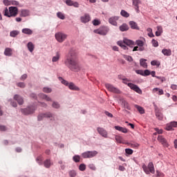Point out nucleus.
Wrapping results in <instances>:
<instances>
[{
    "instance_id": "680f3d73",
    "label": "nucleus",
    "mask_w": 177,
    "mask_h": 177,
    "mask_svg": "<svg viewBox=\"0 0 177 177\" xmlns=\"http://www.w3.org/2000/svg\"><path fill=\"white\" fill-rule=\"evenodd\" d=\"M30 97H32V99H35V100H37V99L38 97L37 96V94H35L34 93H30Z\"/></svg>"
},
{
    "instance_id": "aec40b11",
    "label": "nucleus",
    "mask_w": 177,
    "mask_h": 177,
    "mask_svg": "<svg viewBox=\"0 0 177 177\" xmlns=\"http://www.w3.org/2000/svg\"><path fill=\"white\" fill-rule=\"evenodd\" d=\"M59 60H60V52L57 51L55 55L53 57L52 62L53 63H56V62H59Z\"/></svg>"
},
{
    "instance_id": "338daca9",
    "label": "nucleus",
    "mask_w": 177,
    "mask_h": 177,
    "mask_svg": "<svg viewBox=\"0 0 177 177\" xmlns=\"http://www.w3.org/2000/svg\"><path fill=\"white\" fill-rule=\"evenodd\" d=\"M21 81H24L27 80V74H24L20 77Z\"/></svg>"
},
{
    "instance_id": "ea45409f",
    "label": "nucleus",
    "mask_w": 177,
    "mask_h": 177,
    "mask_svg": "<svg viewBox=\"0 0 177 177\" xmlns=\"http://www.w3.org/2000/svg\"><path fill=\"white\" fill-rule=\"evenodd\" d=\"M73 160L74 162H80V161H81V156H80V155H75L73 157Z\"/></svg>"
},
{
    "instance_id": "f3484780",
    "label": "nucleus",
    "mask_w": 177,
    "mask_h": 177,
    "mask_svg": "<svg viewBox=\"0 0 177 177\" xmlns=\"http://www.w3.org/2000/svg\"><path fill=\"white\" fill-rule=\"evenodd\" d=\"M30 16V10L26 9H22L21 10L20 17H27Z\"/></svg>"
},
{
    "instance_id": "f257e3e1",
    "label": "nucleus",
    "mask_w": 177,
    "mask_h": 177,
    "mask_svg": "<svg viewBox=\"0 0 177 177\" xmlns=\"http://www.w3.org/2000/svg\"><path fill=\"white\" fill-rule=\"evenodd\" d=\"M64 64L74 73H78L81 70L80 64H78V55L74 49H71L68 53L65 56Z\"/></svg>"
},
{
    "instance_id": "8fccbe9b",
    "label": "nucleus",
    "mask_w": 177,
    "mask_h": 177,
    "mask_svg": "<svg viewBox=\"0 0 177 177\" xmlns=\"http://www.w3.org/2000/svg\"><path fill=\"white\" fill-rule=\"evenodd\" d=\"M165 129L167 131H174V128L172 127V126L171 125V123L169 124H167L166 127H165Z\"/></svg>"
},
{
    "instance_id": "864d4df0",
    "label": "nucleus",
    "mask_w": 177,
    "mask_h": 177,
    "mask_svg": "<svg viewBox=\"0 0 177 177\" xmlns=\"http://www.w3.org/2000/svg\"><path fill=\"white\" fill-rule=\"evenodd\" d=\"M152 45L154 46V48H157L158 46V41H157L156 39H152Z\"/></svg>"
},
{
    "instance_id": "603ef678",
    "label": "nucleus",
    "mask_w": 177,
    "mask_h": 177,
    "mask_svg": "<svg viewBox=\"0 0 177 177\" xmlns=\"http://www.w3.org/2000/svg\"><path fill=\"white\" fill-rule=\"evenodd\" d=\"M125 153H126V154L131 155V154H133V150H132L131 149L127 148L125 149Z\"/></svg>"
},
{
    "instance_id": "0eeeda50",
    "label": "nucleus",
    "mask_w": 177,
    "mask_h": 177,
    "mask_svg": "<svg viewBox=\"0 0 177 177\" xmlns=\"http://www.w3.org/2000/svg\"><path fill=\"white\" fill-rule=\"evenodd\" d=\"M142 169L147 175H150V173L154 174L156 172V170H154V165L151 162H150L147 166L143 165Z\"/></svg>"
},
{
    "instance_id": "c9c22d12",
    "label": "nucleus",
    "mask_w": 177,
    "mask_h": 177,
    "mask_svg": "<svg viewBox=\"0 0 177 177\" xmlns=\"http://www.w3.org/2000/svg\"><path fill=\"white\" fill-rule=\"evenodd\" d=\"M6 56H12V49L10 48H6L4 51Z\"/></svg>"
},
{
    "instance_id": "9b49d317",
    "label": "nucleus",
    "mask_w": 177,
    "mask_h": 177,
    "mask_svg": "<svg viewBox=\"0 0 177 177\" xmlns=\"http://www.w3.org/2000/svg\"><path fill=\"white\" fill-rule=\"evenodd\" d=\"M97 132H98L99 135H101L102 138H109V133L104 128L102 127H97Z\"/></svg>"
},
{
    "instance_id": "a19ab883",
    "label": "nucleus",
    "mask_w": 177,
    "mask_h": 177,
    "mask_svg": "<svg viewBox=\"0 0 177 177\" xmlns=\"http://www.w3.org/2000/svg\"><path fill=\"white\" fill-rule=\"evenodd\" d=\"M120 15L121 16H122V17H129V13H128V12L125 11V10H122L120 12Z\"/></svg>"
},
{
    "instance_id": "cd10ccee",
    "label": "nucleus",
    "mask_w": 177,
    "mask_h": 177,
    "mask_svg": "<svg viewBox=\"0 0 177 177\" xmlns=\"http://www.w3.org/2000/svg\"><path fill=\"white\" fill-rule=\"evenodd\" d=\"M51 107H53V109H55L57 110H59V109H60V104L59 103V102L57 101H53V103L51 104Z\"/></svg>"
},
{
    "instance_id": "de8ad7c7",
    "label": "nucleus",
    "mask_w": 177,
    "mask_h": 177,
    "mask_svg": "<svg viewBox=\"0 0 177 177\" xmlns=\"http://www.w3.org/2000/svg\"><path fill=\"white\" fill-rule=\"evenodd\" d=\"M88 167L91 171H96V166L93 163L89 164Z\"/></svg>"
},
{
    "instance_id": "bf43d9fd",
    "label": "nucleus",
    "mask_w": 177,
    "mask_h": 177,
    "mask_svg": "<svg viewBox=\"0 0 177 177\" xmlns=\"http://www.w3.org/2000/svg\"><path fill=\"white\" fill-rule=\"evenodd\" d=\"M74 1H71V0H66V5H68V6H73V3Z\"/></svg>"
},
{
    "instance_id": "6ab92c4d",
    "label": "nucleus",
    "mask_w": 177,
    "mask_h": 177,
    "mask_svg": "<svg viewBox=\"0 0 177 177\" xmlns=\"http://www.w3.org/2000/svg\"><path fill=\"white\" fill-rule=\"evenodd\" d=\"M68 87L71 91H80V87L77 86V85L73 82L69 83Z\"/></svg>"
},
{
    "instance_id": "c85d7f7f",
    "label": "nucleus",
    "mask_w": 177,
    "mask_h": 177,
    "mask_svg": "<svg viewBox=\"0 0 177 177\" xmlns=\"http://www.w3.org/2000/svg\"><path fill=\"white\" fill-rule=\"evenodd\" d=\"M156 117L158 118V120L162 121V118H164V115H162V113H160L158 110H156Z\"/></svg>"
},
{
    "instance_id": "0e129e2a",
    "label": "nucleus",
    "mask_w": 177,
    "mask_h": 177,
    "mask_svg": "<svg viewBox=\"0 0 177 177\" xmlns=\"http://www.w3.org/2000/svg\"><path fill=\"white\" fill-rule=\"evenodd\" d=\"M104 114H105L106 115H107V117H109V118H113V115L111 114V113H110V112L106 111L104 112Z\"/></svg>"
},
{
    "instance_id": "a878e982",
    "label": "nucleus",
    "mask_w": 177,
    "mask_h": 177,
    "mask_svg": "<svg viewBox=\"0 0 177 177\" xmlns=\"http://www.w3.org/2000/svg\"><path fill=\"white\" fill-rule=\"evenodd\" d=\"M145 42H146V40L145 39V38H142V40L138 39L136 41V45L139 47H142L145 45Z\"/></svg>"
},
{
    "instance_id": "9d476101",
    "label": "nucleus",
    "mask_w": 177,
    "mask_h": 177,
    "mask_svg": "<svg viewBox=\"0 0 177 177\" xmlns=\"http://www.w3.org/2000/svg\"><path fill=\"white\" fill-rule=\"evenodd\" d=\"M105 86L109 92H112L113 93H121V91L118 88L114 86L113 84H105Z\"/></svg>"
},
{
    "instance_id": "4d7b16f0",
    "label": "nucleus",
    "mask_w": 177,
    "mask_h": 177,
    "mask_svg": "<svg viewBox=\"0 0 177 177\" xmlns=\"http://www.w3.org/2000/svg\"><path fill=\"white\" fill-rule=\"evenodd\" d=\"M150 74L151 72L148 69L144 71V77H147V75H150Z\"/></svg>"
},
{
    "instance_id": "58836bf2",
    "label": "nucleus",
    "mask_w": 177,
    "mask_h": 177,
    "mask_svg": "<svg viewBox=\"0 0 177 177\" xmlns=\"http://www.w3.org/2000/svg\"><path fill=\"white\" fill-rule=\"evenodd\" d=\"M57 17H58V19H60L61 20H64V19H66V16L62 12H58L57 13Z\"/></svg>"
},
{
    "instance_id": "dca6fc26",
    "label": "nucleus",
    "mask_w": 177,
    "mask_h": 177,
    "mask_svg": "<svg viewBox=\"0 0 177 177\" xmlns=\"http://www.w3.org/2000/svg\"><path fill=\"white\" fill-rule=\"evenodd\" d=\"M39 97H40V99H43V100H46V102H52V98L49 96H48V95L40 93L38 94Z\"/></svg>"
},
{
    "instance_id": "39448f33",
    "label": "nucleus",
    "mask_w": 177,
    "mask_h": 177,
    "mask_svg": "<svg viewBox=\"0 0 177 177\" xmlns=\"http://www.w3.org/2000/svg\"><path fill=\"white\" fill-rule=\"evenodd\" d=\"M35 110H37V106L30 105L28 106L27 108L21 109V113L24 114V115H30V114H34Z\"/></svg>"
},
{
    "instance_id": "4be33fe9",
    "label": "nucleus",
    "mask_w": 177,
    "mask_h": 177,
    "mask_svg": "<svg viewBox=\"0 0 177 177\" xmlns=\"http://www.w3.org/2000/svg\"><path fill=\"white\" fill-rule=\"evenodd\" d=\"M123 42L127 46H131V45H135V42L131 39H128L127 38L123 39Z\"/></svg>"
},
{
    "instance_id": "1a4fd4ad",
    "label": "nucleus",
    "mask_w": 177,
    "mask_h": 177,
    "mask_svg": "<svg viewBox=\"0 0 177 177\" xmlns=\"http://www.w3.org/2000/svg\"><path fill=\"white\" fill-rule=\"evenodd\" d=\"M96 156H97V151H87L82 153L83 158H93V157H96Z\"/></svg>"
},
{
    "instance_id": "6e6552de",
    "label": "nucleus",
    "mask_w": 177,
    "mask_h": 177,
    "mask_svg": "<svg viewBox=\"0 0 177 177\" xmlns=\"http://www.w3.org/2000/svg\"><path fill=\"white\" fill-rule=\"evenodd\" d=\"M55 37L57 42H59L60 44H62V42H64V41L67 39V35L62 32L55 33Z\"/></svg>"
},
{
    "instance_id": "2f4dec72",
    "label": "nucleus",
    "mask_w": 177,
    "mask_h": 177,
    "mask_svg": "<svg viewBox=\"0 0 177 177\" xmlns=\"http://www.w3.org/2000/svg\"><path fill=\"white\" fill-rule=\"evenodd\" d=\"M19 34H20V32L19 30H12L10 32V37H12V38H16V37H17Z\"/></svg>"
},
{
    "instance_id": "4c0bfd02",
    "label": "nucleus",
    "mask_w": 177,
    "mask_h": 177,
    "mask_svg": "<svg viewBox=\"0 0 177 177\" xmlns=\"http://www.w3.org/2000/svg\"><path fill=\"white\" fill-rule=\"evenodd\" d=\"M42 91L44 93H52V88L48 87V86L44 87Z\"/></svg>"
},
{
    "instance_id": "412c9836",
    "label": "nucleus",
    "mask_w": 177,
    "mask_h": 177,
    "mask_svg": "<svg viewBox=\"0 0 177 177\" xmlns=\"http://www.w3.org/2000/svg\"><path fill=\"white\" fill-rule=\"evenodd\" d=\"M115 129H116V131H120V132H122V133H128V129H127V128H124L122 127L115 126Z\"/></svg>"
},
{
    "instance_id": "4468645a",
    "label": "nucleus",
    "mask_w": 177,
    "mask_h": 177,
    "mask_svg": "<svg viewBox=\"0 0 177 177\" xmlns=\"http://www.w3.org/2000/svg\"><path fill=\"white\" fill-rule=\"evenodd\" d=\"M120 19V17L118 16H113L109 19V24H111L112 26H117V21Z\"/></svg>"
},
{
    "instance_id": "b1692460",
    "label": "nucleus",
    "mask_w": 177,
    "mask_h": 177,
    "mask_svg": "<svg viewBox=\"0 0 177 177\" xmlns=\"http://www.w3.org/2000/svg\"><path fill=\"white\" fill-rule=\"evenodd\" d=\"M27 48H28L29 52H30V53H32V52H34L35 46H34V44H32V42L30 41L27 44Z\"/></svg>"
},
{
    "instance_id": "e2e57ef3",
    "label": "nucleus",
    "mask_w": 177,
    "mask_h": 177,
    "mask_svg": "<svg viewBox=\"0 0 177 177\" xmlns=\"http://www.w3.org/2000/svg\"><path fill=\"white\" fill-rule=\"evenodd\" d=\"M124 106L125 109H127V110H131V106H129L128 102H124Z\"/></svg>"
},
{
    "instance_id": "5fc2aeb1",
    "label": "nucleus",
    "mask_w": 177,
    "mask_h": 177,
    "mask_svg": "<svg viewBox=\"0 0 177 177\" xmlns=\"http://www.w3.org/2000/svg\"><path fill=\"white\" fill-rule=\"evenodd\" d=\"M133 6H137L140 3V0H132Z\"/></svg>"
},
{
    "instance_id": "13d9d810",
    "label": "nucleus",
    "mask_w": 177,
    "mask_h": 177,
    "mask_svg": "<svg viewBox=\"0 0 177 177\" xmlns=\"http://www.w3.org/2000/svg\"><path fill=\"white\" fill-rule=\"evenodd\" d=\"M136 74H139L140 75H142V77H144L143 70H136Z\"/></svg>"
},
{
    "instance_id": "49530a36",
    "label": "nucleus",
    "mask_w": 177,
    "mask_h": 177,
    "mask_svg": "<svg viewBox=\"0 0 177 177\" xmlns=\"http://www.w3.org/2000/svg\"><path fill=\"white\" fill-rule=\"evenodd\" d=\"M17 86H18L19 88H26V84L24 82H18L17 84Z\"/></svg>"
},
{
    "instance_id": "20e7f679",
    "label": "nucleus",
    "mask_w": 177,
    "mask_h": 177,
    "mask_svg": "<svg viewBox=\"0 0 177 177\" xmlns=\"http://www.w3.org/2000/svg\"><path fill=\"white\" fill-rule=\"evenodd\" d=\"M128 82H129V80H128V78L124 77L122 80V83L129 86L132 89V91H134V92H136V93H138L139 95H142V89H140V88H139L138 85L133 83H128Z\"/></svg>"
},
{
    "instance_id": "f704fd0d",
    "label": "nucleus",
    "mask_w": 177,
    "mask_h": 177,
    "mask_svg": "<svg viewBox=\"0 0 177 177\" xmlns=\"http://www.w3.org/2000/svg\"><path fill=\"white\" fill-rule=\"evenodd\" d=\"M59 80L60 81V82L62 84H63V85H65V86H68V85H70V83H68V82L64 79H63V77H59Z\"/></svg>"
},
{
    "instance_id": "5701e85b",
    "label": "nucleus",
    "mask_w": 177,
    "mask_h": 177,
    "mask_svg": "<svg viewBox=\"0 0 177 177\" xmlns=\"http://www.w3.org/2000/svg\"><path fill=\"white\" fill-rule=\"evenodd\" d=\"M147 59L141 58L140 59V65L141 67H143V68H147Z\"/></svg>"
},
{
    "instance_id": "393cba45",
    "label": "nucleus",
    "mask_w": 177,
    "mask_h": 177,
    "mask_svg": "<svg viewBox=\"0 0 177 177\" xmlns=\"http://www.w3.org/2000/svg\"><path fill=\"white\" fill-rule=\"evenodd\" d=\"M162 53L164 56H171V55H172V51L171 49L164 48L162 50Z\"/></svg>"
},
{
    "instance_id": "6e6d98bb",
    "label": "nucleus",
    "mask_w": 177,
    "mask_h": 177,
    "mask_svg": "<svg viewBox=\"0 0 177 177\" xmlns=\"http://www.w3.org/2000/svg\"><path fill=\"white\" fill-rule=\"evenodd\" d=\"M39 106H41V107H44V109H46V107H48V104L45 103V102H39Z\"/></svg>"
},
{
    "instance_id": "e433bc0d",
    "label": "nucleus",
    "mask_w": 177,
    "mask_h": 177,
    "mask_svg": "<svg viewBox=\"0 0 177 177\" xmlns=\"http://www.w3.org/2000/svg\"><path fill=\"white\" fill-rule=\"evenodd\" d=\"M136 109H137L138 111H139L140 114H145V109L143 107L139 105H135Z\"/></svg>"
},
{
    "instance_id": "37998d69",
    "label": "nucleus",
    "mask_w": 177,
    "mask_h": 177,
    "mask_svg": "<svg viewBox=\"0 0 177 177\" xmlns=\"http://www.w3.org/2000/svg\"><path fill=\"white\" fill-rule=\"evenodd\" d=\"M115 140H116L117 143H122V137L120 136H115Z\"/></svg>"
},
{
    "instance_id": "423d86ee",
    "label": "nucleus",
    "mask_w": 177,
    "mask_h": 177,
    "mask_svg": "<svg viewBox=\"0 0 177 177\" xmlns=\"http://www.w3.org/2000/svg\"><path fill=\"white\" fill-rule=\"evenodd\" d=\"M109 31H110V28L109 26H100L98 29H95L93 30L95 34H99V35H107L109 34Z\"/></svg>"
},
{
    "instance_id": "774afa93",
    "label": "nucleus",
    "mask_w": 177,
    "mask_h": 177,
    "mask_svg": "<svg viewBox=\"0 0 177 177\" xmlns=\"http://www.w3.org/2000/svg\"><path fill=\"white\" fill-rule=\"evenodd\" d=\"M171 126L172 127V128H176L177 127V122H170Z\"/></svg>"
},
{
    "instance_id": "ddd939ff",
    "label": "nucleus",
    "mask_w": 177,
    "mask_h": 177,
    "mask_svg": "<svg viewBox=\"0 0 177 177\" xmlns=\"http://www.w3.org/2000/svg\"><path fill=\"white\" fill-rule=\"evenodd\" d=\"M158 140L165 147H168V142H167V139L164 138L162 136H158Z\"/></svg>"
},
{
    "instance_id": "473e14b6",
    "label": "nucleus",
    "mask_w": 177,
    "mask_h": 177,
    "mask_svg": "<svg viewBox=\"0 0 177 177\" xmlns=\"http://www.w3.org/2000/svg\"><path fill=\"white\" fill-rule=\"evenodd\" d=\"M162 34V27L157 26V31L155 32L156 37H160Z\"/></svg>"
},
{
    "instance_id": "2eb2a0df",
    "label": "nucleus",
    "mask_w": 177,
    "mask_h": 177,
    "mask_svg": "<svg viewBox=\"0 0 177 177\" xmlns=\"http://www.w3.org/2000/svg\"><path fill=\"white\" fill-rule=\"evenodd\" d=\"M14 100H16L19 106H21V104H24V99H23V97L17 94L14 95Z\"/></svg>"
},
{
    "instance_id": "052dcab7",
    "label": "nucleus",
    "mask_w": 177,
    "mask_h": 177,
    "mask_svg": "<svg viewBox=\"0 0 177 177\" xmlns=\"http://www.w3.org/2000/svg\"><path fill=\"white\" fill-rule=\"evenodd\" d=\"M10 5H14L15 6H17L19 5V1L12 0L10 1Z\"/></svg>"
},
{
    "instance_id": "69168bd1",
    "label": "nucleus",
    "mask_w": 177,
    "mask_h": 177,
    "mask_svg": "<svg viewBox=\"0 0 177 177\" xmlns=\"http://www.w3.org/2000/svg\"><path fill=\"white\" fill-rule=\"evenodd\" d=\"M7 129L8 128H6V126L0 125V131L5 132V131H6Z\"/></svg>"
},
{
    "instance_id": "72a5a7b5",
    "label": "nucleus",
    "mask_w": 177,
    "mask_h": 177,
    "mask_svg": "<svg viewBox=\"0 0 177 177\" xmlns=\"http://www.w3.org/2000/svg\"><path fill=\"white\" fill-rule=\"evenodd\" d=\"M122 57H124L125 59V60H127V62H129L130 63L131 62H133V58H132V57L131 55H124L122 54Z\"/></svg>"
},
{
    "instance_id": "09e8293b",
    "label": "nucleus",
    "mask_w": 177,
    "mask_h": 177,
    "mask_svg": "<svg viewBox=\"0 0 177 177\" xmlns=\"http://www.w3.org/2000/svg\"><path fill=\"white\" fill-rule=\"evenodd\" d=\"M92 24L93 26H100V21L98 19H94L93 20Z\"/></svg>"
},
{
    "instance_id": "f03ea898",
    "label": "nucleus",
    "mask_w": 177,
    "mask_h": 177,
    "mask_svg": "<svg viewBox=\"0 0 177 177\" xmlns=\"http://www.w3.org/2000/svg\"><path fill=\"white\" fill-rule=\"evenodd\" d=\"M8 9L6 8L4 10V16H6V17H16L19 14V8L17 7L11 6Z\"/></svg>"
},
{
    "instance_id": "3c124183",
    "label": "nucleus",
    "mask_w": 177,
    "mask_h": 177,
    "mask_svg": "<svg viewBox=\"0 0 177 177\" xmlns=\"http://www.w3.org/2000/svg\"><path fill=\"white\" fill-rule=\"evenodd\" d=\"M131 147H133V149H138L139 147V144L137 142H132L131 143Z\"/></svg>"
},
{
    "instance_id": "c756f323",
    "label": "nucleus",
    "mask_w": 177,
    "mask_h": 177,
    "mask_svg": "<svg viewBox=\"0 0 177 177\" xmlns=\"http://www.w3.org/2000/svg\"><path fill=\"white\" fill-rule=\"evenodd\" d=\"M44 165L45 168H50V165H52V162H50V159H46L44 162Z\"/></svg>"
},
{
    "instance_id": "7c9ffc66",
    "label": "nucleus",
    "mask_w": 177,
    "mask_h": 177,
    "mask_svg": "<svg viewBox=\"0 0 177 177\" xmlns=\"http://www.w3.org/2000/svg\"><path fill=\"white\" fill-rule=\"evenodd\" d=\"M23 34H26V35H32V30L30 28H24L22 29Z\"/></svg>"
},
{
    "instance_id": "7ed1b4c3",
    "label": "nucleus",
    "mask_w": 177,
    "mask_h": 177,
    "mask_svg": "<svg viewBox=\"0 0 177 177\" xmlns=\"http://www.w3.org/2000/svg\"><path fill=\"white\" fill-rule=\"evenodd\" d=\"M44 118H49L50 121H56L54 113L50 111L41 113L37 115V121H43Z\"/></svg>"
},
{
    "instance_id": "a211bd4d",
    "label": "nucleus",
    "mask_w": 177,
    "mask_h": 177,
    "mask_svg": "<svg viewBox=\"0 0 177 177\" xmlns=\"http://www.w3.org/2000/svg\"><path fill=\"white\" fill-rule=\"evenodd\" d=\"M129 24L132 30H140L138 24L133 21H130Z\"/></svg>"
},
{
    "instance_id": "a18cd8bd",
    "label": "nucleus",
    "mask_w": 177,
    "mask_h": 177,
    "mask_svg": "<svg viewBox=\"0 0 177 177\" xmlns=\"http://www.w3.org/2000/svg\"><path fill=\"white\" fill-rule=\"evenodd\" d=\"M68 174H69V176H71V177L77 176V171H75V170L69 171Z\"/></svg>"
},
{
    "instance_id": "79ce46f5",
    "label": "nucleus",
    "mask_w": 177,
    "mask_h": 177,
    "mask_svg": "<svg viewBox=\"0 0 177 177\" xmlns=\"http://www.w3.org/2000/svg\"><path fill=\"white\" fill-rule=\"evenodd\" d=\"M36 161L39 165H43L44 162H43V158L42 156H39L36 158Z\"/></svg>"
},
{
    "instance_id": "c03bdc74",
    "label": "nucleus",
    "mask_w": 177,
    "mask_h": 177,
    "mask_svg": "<svg viewBox=\"0 0 177 177\" xmlns=\"http://www.w3.org/2000/svg\"><path fill=\"white\" fill-rule=\"evenodd\" d=\"M79 169L80 171H85V169H86V165H85V164L84 163L80 164L79 166Z\"/></svg>"
},
{
    "instance_id": "bb28decb",
    "label": "nucleus",
    "mask_w": 177,
    "mask_h": 177,
    "mask_svg": "<svg viewBox=\"0 0 177 177\" xmlns=\"http://www.w3.org/2000/svg\"><path fill=\"white\" fill-rule=\"evenodd\" d=\"M119 30H120L122 32L128 31L129 30V26H128L127 24H123L119 27Z\"/></svg>"
},
{
    "instance_id": "f8f14e48",
    "label": "nucleus",
    "mask_w": 177,
    "mask_h": 177,
    "mask_svg": "<svg viewBox=\"0 0 177 177\" xmlns=\"http://www.w3.org/2000/svg\"><path fill=\"white\" fill-rule=\"evenodd\" d=\"M91 21V15L88 13H85L83 16L80 17V21L84 24H86V23H89Z\"/></svg>"
}]
</instances>
